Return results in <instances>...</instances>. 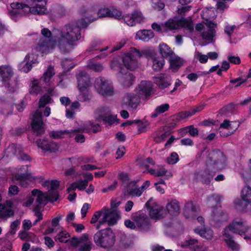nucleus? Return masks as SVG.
Listing matches in <instances>:
<instances>
[{
  "label": "nucleus",
  "mask_w": 251,
  "mask_h": 251,
  "mask_svg": "<svg viewBox=\"0 0 251 251\" xmlns=\"http://www.w3.org/2000/svg\"><path fill=\"white\" fill-rule=\"evenodd\" d=\"M104 210V213L108 220V225L109 226L114 225L120 218V212L115 209L105 208Z\"/></svg>",
  "instance_id": "nucleus-23"
},
{
  "label": "nucleus",
  "mask_w": 251,
  "mask_h": 251,
  "mask_svg": "<svg viewBox=\"0 0 251 251\" xmlns=\"http://www.w3.org/2000/svg\"><path fill=\"white\" fill-rule=\"evenodd\" d=\"M9 150L13 155H15L18 157L19 153L22 150V147L20 145H15L13 144L9 146Z\"/></svg>",
  "instance_id": "nucleus-56"
},
{
  "label": "nucleus",
  "mask_w": 251,
  "mask_h": 251,
  "mask_svg": "<svg viewBox=\"0 0 251 251\" xmlns=\"http://www.w3.org/2000/svg\"><path fill=\"white\" fill-rule=\"evenodd\" d=\"M142 56L140 51L135 48L130 50L123 57V63L127 69L134 70L138 66L137 60Z\"/></svg>",
  "instance_id": "nucleus-9"
},
{
  "label": "nucleus",
  "mask_w": 251,
  "mask_h": 251,
  "mask_svg": "<svg viewBox=\"0 0 251 251\" xmlns=\"http://www.w3.org/2000/svg\"><path fill=\"white\" fill-rule=\"evenodd\" d=\"M50 96L44 95L41 98L39 101V108L44 107L45 105L50 103Z\"/></svg>",
  "instance_id": "nucleus-59"
},
{
  "label": "nucleus",
  "mask_w": 251,
  "mask_h": 251,
  "mask_svg": "<svg viewBox=\"0 0 251 251\" xmlns=\"http://www.w3.org/2000/svg\"><path fill=\"white\" fill-rule=\"evenodd\" d=\"M169 107V104L168 103H164L157 106L155 108V112L152 113L151 117L153 118L156 117L159 114L168 111Z\"/></svg>",
  "instance_id": "nucleus-49"
},
{
  "label": "nucleus",
  "mask_w": 251,
  "mask_h": 251,
  "mask_svg": "<svg viewBox=\"0 0 251 251\" xmlns=\"http://www.w3.org/2000/svg\"><path fill=\"white\" fill-rule=\"evenodd\" d=\"M35 55L33 54H31L29 55L27 54L26 55L25 60L23 62V71L25 72H29L32 68V64L36 63L37 62V59H34V58Z\"/></svg>",
  "instance_id": "nucleus-34"
},
{
  "label": "nucleus",
  "mask_w": 251,
  "mask_h": 251,
  "mask_svg": "<svg viewBox=\"0 0 251 251\" xmlns=\"http://www.w3.org/2000/svg\"><path fill=\"white\" fill-rule=\"evenodd\" d=\"M203 105H200L198 107L194 108L192 110L191 112H181L179 113L176 117V119L177 121H179L181 119H183L186 117L190 116L192 115L195 114L196 113L200 112L203 109Z\"/></svg>",
  "instance_id": "nucleus-42"
},
{
  "label": "nucleus",
  "mask_w": 251,
  "mask_h": 251,
  "mask_svg": "<svg viewBox=\"0 0 251 251\" xmlns=\"http://www.w3.org/2000/svg\"><path fill=\"white\" fill-rule=\"evenodd\" d=\"M140 102L139 97L134 93H127L123 98L122 106L129 110L137 108Z\"/></svg>",
  "instance_id": "nucleus-17"
},
{
  "label": "nucleus",
  "mask_w": 251,
  "mask_h": 251,
  "mask_svg": "<svg viewBox=\"0 0 251 251\" xmlns=\"http://www.w3.org/2000/svg\"><path fill=\"white\" fill-rule=\"evenodd\" d=\"M40 192L46 199L45 203L42 204V207L44 206L47 204L48 201L53 202L56 201L58 199V193L56 190H49L46 195L42 193L41 191H40Z\"/></svg>",
  "instance_id": "nucleus-37"
},
{
  "label": "nucleus",
  "mask_w": 251,
  "mask_h": 251,
  "mask_svg": "<svg viewBox=\"0 0 251 251\" xmlns=\"http://www.w3.org/2000/svg\"><path fill=\"white\" fill-rule=\"evenodd\" d=\"M180 132L183 133L189 132L190 134L192 136H196L198 135V128H195L193 126H187L180 129Z\"/></svg>",
  "instance_id": "nucleus-52"
},
{
  "label": "nucleus",
  "mask_w": 251,
  "mask_h": 251,
  "mask_svg": "<svg viewBox=\"0 0 251 251\" xmlns=\"http://www.w3.org/2000/svg\"><path fill=\"white\" fill-rule=\"evenodd\" d=\"M119 81L120 83L125 87H129L132 85L134 81V77L129 72H126L124 68H119Z\"/></svg>",
  "instance_id": "nucleus-21"
},
{
  "label": "nucleus",
  "mask_w": 251,
  "mask_h": 251,
  "mask_svg": "<svg viewBox=\"0 0 251 251\" xmlns=\"http://www.w3.org/2000/svg\"><path fill=\"white\" fill-rule=\"evenodd\" d=\"M247 226L246 222L243 220L235 219L225 229L224 233H237L243 237Z\"/></svg>",
  "instance_id": "nucleus-12"
},
{
  "label": "nucleus",
  "mask_w": 251,
  "mask_h": 251,
  "mask_svg": "<svg viewBox=\"0 0 251 251\" xmlns=\"http://www.w3.org/2000/svg\"><path fill=\"white\" fill-rule=\"evenodd\" d=\"M87 25V23L82 19L77 20L75 24H68L62 26L59 30L60 36L57 41L60 51L66 53L72 50L75 42L81 38V28Z\"/></svg>",
  "instance_id": "nucleus-1"
},
{
  "label": "nucleus",
  "mask_w": 251,
  "mask_h": 251,
  "mask_svg": "<svg viewBox=\"0 0 251 251\" xmlns=\"http://www.w3.org/2000/svg\"><path fill=\"white\" fill-rule=\"evenodd\" d=\"M41 80H38L37 79L34 80L32 81L30 84V88L29 92L30 94L37 95L41 92L44 91V89H47L48 91V88L45 85Z\"/></svg>",
  "instance_id": "nucleus-27"
},
{
  "label": "nucleus",
  "mask_w": 251,
  "mask_h": 251,
  "mask_svg": "<svg viewBox=\"0 0 251 251\" xmlns=\"http://www.w3.org/2000/svg\"><path fill=\"white\" fill-rule=\"evenodd\" d=\"M215 25L214 24H213V25ZM196 29L200 32L201 36L203 39L209 42L212 41L216 32L213 26H211L207 25L205 26L201 24H198L196 26Z\"/></svg>",
  "instance_id": "nucleus-15"
},
{
  "label": "nucleus",
  "mask_w": 251,
  "mask_h": 251,
  "mask_svg": "<svg viewBox=\"0 0 251 251\" xmlns=\"http://www.w3.org/2000/svg\"><path fill=\"white\" fill-rule=\"evenodd\" d=\"M136 36L140 40L148 41L154 36V34L151 30H143L138 31L136 33Z\"/></svg>",
  "instance_id": "nucleus-40"
},
{
  "label": "nucleus",
  "mask_w": 251,
  "mask_h": 251,
  "mask_svg": "<svg viewBox=\"0 0 251 251\" xmlns=\"http://www.w3.org/2000/svg\"><path fill=\"white\" fill-rule=\"evenodd\" d=\"M235 208L238 211L241 212H247L248 210V207L251 204L245 201L242 199H237L234 201Z\"/></svg>",
  "instance_id": "nucleus-45"
},
{
  "label": "nucleus",
  "mask_w": 251,
  "mask_h": 251,
  "mask_svg": "<svg viewBox=\"0 0 251 251\" xmlns=\"http://www.w3.org/2000/svg\"><path fill=\"white\" fill-rule=\"evenodd\" d=\"M222 197L217 194H213L207 198L206 205L207 206L214 208L219 204L221 201Z\"/></svg>",
  "instance_id": "nucleus-39"
},
{
  "label": "nucleus",
  "mask_w": 251,
  "mask_h": 251,
  "mask_svg": "<svg viewBox=\"0 0 251 251\" xmlns=\"http://www.w3.org/2000/svg\"><path fill=\"white\" fill-rule=\"evenodd\" d=\"M69 237V234L68 233H65L64 232H60L57 235H56L55 237V239L56 241L59 240L60 242H64L66 243L68 242H70V240L67 239V238Z\"/></svg>",
  "instance_id": "nucleus-57"
},
{
  "label": "nucleus",
  "mask_w": 251,
  "mask_h": 251,
  "mask_svg": "<svg viewBox=\"0 0 251 251\" xmlns=\"http://www.w3.org/2000/svg\"><path fill=\"white\" fill-rule=\"evenodd\" d=\"M55 74L54 67L50 65L40 79V80L48 88V92L50 95H52V92L54 88V86L52 85L51 78Z\"/></svg>",
  "instance_id": "nucleus-18"
},
{
  "label": "nucleus",
  "mask_w": 251,
  "mask_h": 251,
  "mask_svg": "<svg viewBox=\"0 0 251 251\" xmlns=\"http://www.w3.org/2000/svg\"><path fill=\"white\" fill-rule=\"evenodd\" d=\"M80 94L78 96V99L81 101H88L91 99V95L87 88L79 89Z\"/></svg>",
  "instance_id": "nucleus-48"
},
{
  "label": "nucleus",
  "mask_w": 251,
  "mask_h": 251,
  "mask_svg": "<svg viewBox=\"0 0 251 251\" xmlns=\"http://www.w3.org/2000/svg\"><path fill=\"white\" fill-rule=\"evenodd\" d=\"M224 236L225 241L228 247L233 251H238L240 249L239 245L233 240L232 235L230 233L225 232Z\"/></svg>",
  "instance_id": "nucleus-29"
},
{
  "label": "nucleus",
  "mask_w": 251,
  "mask_h": 251,
  "mask_svg": "<svg viewBox=\"0 0 251 251\" xmlns=\"http://www.w3.org/2000/svg\"><path fill=\"white\" fill-rule=\"evenodd\" d=\"M110 9L103 8L100 9L97 13L98 18L109 17Z\"/></svg>",
  "instance_id": "nucleus-60"
},
{
  "label": "nucleus",
  "mask_w": 251,
  "mask_h": 251,
  "mask_svg": "<svg viewBox=\"0 0 251 251\" xmlns=\"http://www.w3.org/2000/svg\"><path fill=\"white\" fill-rule=\"evenodd\" d=\"M194 230L195 233L207 239H210L213 237V232L210 228L198 227Z\"/></svg>",
  "instance_id": "nucleus-41"
},
{
  "label": "nucleus",
  "mask_w": 251,
  "mask_h": 251,
  "mask_svg": "<svg viewBox=\"0 0 251 251\" xmlns=\"http://www.w3.org/2000/svg\"><path fill=\"white\" fill-rule=\"evenodd\" d=\"M93 239L97 246L103 248L113 246L115 241L114 233L110 228L98 231L94 234Z\"/></svg>",
  "instance_id": "nucleus-4"
},
{
  "label": "nucleus",
  "mask_w": 251,
  "mask_h": 251,
  "mask_svg": "<svg viewBox=\"0 0 251 251\" xmlns=\"http://www.w3.org/2000/svg\"><path fill=\"white\" fill-rule=\"evenodd\" d=\"M179 160L178 154L176 152H173L167 159V162L170 164H175Z\"/></svg>",
  "instance_id": "nucleus-62"
},
{
  "label": "nucleus",
  "mask_w": 251,
  "mask_h": 251,
  "mask_svg": "<svg viewBox=\"0 0 251 251\" xmlns=\"http://www.w3.org/2000/svg\"><path fill=\"white\" fill-rule=\"evenodd\" d=\"M37 145L38 147L46 151L55 152L58 149L57 144L47 139H39L37 141Z\"/></svg>",
  "instance_id": "nucleus-24"
},
{
  "label": "nucleus",
  "mask_w": 251,
  "mask_h": 251,
  "mask_svg": "<svg viewBox=\"0 0 251 251\" xmlns=\"http://www.w3.org/2000/svg\"><path fill=\"white\" fill-rule=\"evenodd\" d=\"M152 6L154 9L160 11L164 8L165 4L161 0H152Z\"/></svg>",
  "instance_id": "nucleus-61"
},
{
  "label": "nucleus",
  "mask_w": 251,
  "mask_h": 251,
  "mask_svg": "<svg viewBox=\"0 0 251 251\" xmlns=\"http://www.w3.org/2000/svg\"><path fill=\"white\" fill-rule=\"evenodd\" d=\"M167 170L163 167L159 169H152L150 170V174L155 176H165Z\"/></svg>",
  "instance_id": "nucleus-55"
},
{
  "label": "nucleus",
  "mask_w": 251,
  "mask_h": 251,
  "mask_svg": "<svg viewBox=\"0 0 251 251\" xmlns=\"http://www.w3.org/2000/svg\"><path fill=\"white\" fill-rule=\"evenodd\" d=\"M241 198L245 201L251 203V187L245 186L241 192Z\"/></svg>",
  "instance_id": "nucleus-47"
},
{
  "label": "nucleus",
  "mask_w": 251,
  "mask_h": 251,
  "mask_svg": "<svg viewBox=\"0 0 251 251\" xmlns=\"http://www.w3.org/2000/svg\"><path fill=\"white\" fill-rule=\"evenodd\" d=\"M118 178L123 182V185H126L129 180V175L127 173H121L118 175Z\"/></svg>",
  "instance_id": "nucleus-63"
},
{
  "label": "nucleus",
  "mask_w": 251,
  "mask_h": 251,
  "mask_svg": "<svg viewBox=\"0 0 251 251\" xmlns=\"http://www.w3.org/2000/svg\"><path fill=\"white\" fill-rule=\"evenodd\" d=\"M31 126L34 132L37 135L39 136L44 133L45 125L42 119V112L40 110H37L33 115Z\"/></svg>",
  "instance_id": "nucleus-14"
},
{
  "label": "nucleus",
  "mask_w": 251,
  "mask_h": 251,
  "mask_svg": "<svg viewBox=\"0 0 251 251\" xmlns=\"http://www.w3.org/2000/svg\"><path fill=\"white\" fill-rule=\"evenodd\" d=\"M199 211V207L192 201H189L184 205L183 215L187 219L195 220L198 215Z\"/></svg>",
  "instance_id": "nucleus-19"
},
{
  "label": "nucleus",
  "mask_w": 251,
  "mask_h": 251,
  "mask_svg": "<svg viewBox=\"0 0 251 251\" xmlns=\"http://www.w3.org/2000/svg\"><path fill=\"white\" fill-rule=\"evenodd\" d=\"M67 133L66 130H53L50 132V136L55 139H60L64 137V135Z\"/></svg>",
  "instance_id": "nucleus-54"
},
{
  "label": "nucleus",
  "mask_w": 251,
  "mask_h": 251,
  "mask_svg": "<svg viewBox=\"0 0 251 251\" xmlns=\"http://www.w3.org/2000/svg\"><path fill=\"white\" fill-rule=\"evenodd\" d=\"M11 7L12 9L17 8L22 12L21 14H26L28 12L31 13V8L25 4L19 2H13L11 4Z\"/></svg>",
  "instance_id": "nucleus-44"
},
{
  "label": "nucleus",
  "mask_w": 251,
  "mask_h": 251,
  "mask_svg": "<svg viewBox=\"0 0 251 251\" xmlns=\"http://www.w3.org/2000/svg\"><path fill=\"white\" fill-rule=\"evenodd\" d=\"M159 52L161 54L162 58H170L174 55V52L171 48L165 43H162L159 45Z\"/></svg>",
  "instance_id": "nucleus-35"
},
{
  "label": "nucleus",
  "mask_w": 251,
  "mask_h": 251,
  "mask_svg": "<svg viewBox=\"0 0 251 251\" xmlns=\"http://www.w3.org/2000/svg\"><path fill=\"white\" fill-rule=\"evenodd\" d=\"M46 9L43 4H36V5L31 8V13L33 14L41 15L44 14Z\"/></svg>",
  "instance_id": "nucleus-51"
},
{
  "label": "nucleus",
  "mask_w": 251,
  "mask_h": 251,
  "mask_svg": "<svg viewBox=\"0 0 251 251\" xmlns=\"http://www.w3.org/2000/svg\"><path fill=\"white\" fill-rule=\"evenodd\" d=\"M110 109L108 107L100 106L95 112V117L99 121H102L103 119L110 114Z\"/></svg>",
  "instance_id": "nucleus-31"
},
{
  "label": "nucleus",
  "mask_w": 251,
  "mask_h": 251,
  "mask_svg": "<svg viewBox=\"0 0 251 251\" xmlns=\"http://www.w3.org/2000/svg\"><path fill=\"white\" fill-rule=\"evenodd\" d=\"M13 75L12 68L6 65L0 66V76L5 85L9 84V80Z\"/></svg>",
  "instance_id": "nucleus-25"
},
{
  "label": "nucleus",
  "mask_w": 251,
  "mask_h": 251,
  "mask_svg": "<svg viewBox=\"0 0 251 251\" xmlns=\"http://www.w3.org/2000/svg\"><path fill=\"white\" fill-rule=\"evenodd\" d=\"M124 22L129 26H134L137 23H140L143 19L141 12L134 11L131 14H126L123 16Z\"/></svg>",
  "instance_id": "nucleus-20"
},
{
  "label": "nucleus",
  "mask_w": 251,
  "mask_h": 251,
  "mask_svg": "<svg viewBox=\"0 0 251 251\" xmlns=\"http://www.w3.org/2000/svg\"><path fill=\"white\" fill-rule=\"evenodd\" d=\"M51 12L54 17L62 18L66 15L67 10L63 6L56 4L52 7Z\"/></svg>",
  "instance_id": "nucleus-38"
},
{
  "label": "nucleus",
  "mask_w": 251,
  "mask_h": 251,
  "mask_svg": "<svg viewBox=\"0 0 251 251\" xmlns=\"http://www.w3.org/2000/svg\"><path fill=\"white\" fill-rule=\"evenodd\" d=\"M153 80L159 89L163 91L166 94H170L171 85V76L166 74H160L153 77Z\"/></svg>",
  "instance_id": "nucleus-13"
},
{
  "label": "nucleus",
  "mask_w": 251,
  "mask_h": 251,
  "mask_svg": "<svg viewBox=\"0 0 251 251\" xmlns=\"http://www.w3.org/2000/svg\"><path fill=\"white\" fill-rule=\"evenodd\" d=\"M31 174L29 172H24V173H19L16 176V179L18 181L26 180L30 178Z\"/></svg>",
  "instance_id": "nucleus-58"
},
{
  "label": "nucleus",
  "mask_w": 251,
  "mask_h": 251,
  "mask_svg": "<svg viewBox=\"0 0 251 251\" xmlns=\"http://www.w3.org/2000/svg\"><path fill=\"white\" fill-rule=\"evenodd\" d=\"M132 220L135 223L136 227L142 231H148L151 227L150 220L145 213L139 211L132 214Z\"/></svg>",
  "instance_id": "nucleus-8"
},
{
  "label": "nucleus",
  "mask_w": 251,
  "mask_h": 251,
  "mask_svg": "<svg viewBox=\"0 0 251 251\" xmlns=\"http://www.w3.org/2000/svg\"><path fill=\"white\" fill-rule=\"evenodd\" d=\"M87 66L88 68L97 72H101L103 69V67L101 64L94 63L91 61L88 63Z\"/></svg>",
  "instance_id": "nucleus-53"
},
{
  "label": "nucleus",
  "mask_w": 251,
  "mask_h": 251,
  "mask_svg": "<svg viewBox=\"0 0 251 251\" xmlns=\"http://www.w3.org/2000/svg\"><path fill=\"white\" fill-rule=\"evenodd\" d=\"M138 181V180L131 181L125 185L124 187L128 195L137 197H140L142 195L141 191L139 190V188L137 185Z\"/></svg>",
  "instance_id": "nucleus-26"
},
{
  "label": "nucleus",
  "mask_w": 251,
  "mask_h": 251,
  "mask_svg": "<svg viewBox=\"0 0 251 251\" xmlns=\"http://www.w3.org/2000/svg\"><path fill=\"white\" fill-rule=\"evenodd\" d=\"M139 94L148 96L150 95L152 90V85L151 82L142 81L138 86Z\"/></svg>",
  "instance_id": "nucleus-28"
},
{
  "label": "nucleus",
  "mask_w": 251,
  "mask_h": 251,
  "mask_svg": "<svg viewBox=\"0 0 251 251\" xmlns=\"http://www.w3.org/2000/svg\"><path fill=\"white\" fill-rule=\"evenodd\" d=\"M228 219V214L222 209H214L210 217V224L216 227H220Z\"/></svg>",
  "instance_id": "nucleus-11"
},
{
  "label": "nucleus",
  "mask_w": 251,
  "mask_h": 251,
  "mask_svg": "<svg viewBox=\"0 0 251 251\" xmlns=\"http://www.w3.org/2000/svg\"><path fill=\"white\" fill-rule=\"evenodd\" d=\"M104 124H108L109 125H111L114 123L116 121V118L114 116H112L111 114V112H110V114H108L106 116L105 118L103 119L102 121Z\"/></svg>",
  "instance_id": "nucleus-64"
},
{
  "label": "nucleus",
  "mask_w": 251,
  "mask_h": 251,
  "mask_svg": "<svg viewBox=\"0 0 251 251\" xmlns=\"http://www.w3.org/2000/svg\"><path fill=\"white\" fill-rule=\"evenodd\" d=\"M41 34L44 37L40 40L36 47V49L38 51L42 53H48L50 50L55 48L56 42L50 39L51 33L49 29L43 28L41 30Z\"/></svg>",
  "instance_id": "nucleus-5"
},
{
  "label": "nucleus",
  "mask_w": 251,
  "mask_h": 251,
  "mask_svg": "<svg viewBox=\"0 0 251 251\" xmlns=\"http://www.w3.org/2000/svg\"><path fill=\"white\" fill-rule=\"evenodd\" d=\"M170 66L174 71H176L183 64V61L178 57L176 56L175 54L172 55L170 58Z\"/></svg>",
  "instance_id": "nucleus-43"
},
{
  "label": "nucleus",
  "mask_w": 251,
  "mask_h": 251,
  "mask_svg": "<svg viewBox=\"0 0 251 251\" xmlns=\"http://www.w3.org/2000/svg\"><path fill=\"white\" fill-rule=\"evenodd\" d=\"M81 129L83 132L88 133H97L100 131V127L99 124H94L92 122H88L83 124L82 126Z\"/></svg>",
  "instance_id": "nucleus-33"
},
{
  "label": "nucleus",
  "mask_w": 251,
  "mask_h": 251,
  "mask_svg": "<svg viewBox=\"0 0 251 251\" xmlns=\"http://www.w3.org/2000/svg\"><path fill=\"white\" fill-rule=\"evenodd\" d=\"M162 26L167 30H173L184 27L189 33L194 30V24L191 20L174 18L169 19Z\"/></svg>",
  "instance_id": "nucleus-6"
},
{
  "label": "nucleus",
  "mask_w": 251,
  "mask_h": 251,
  "mask_svg": "<svg viewBox=\"0 0 251 251\" xmlns=\"http://www.w3.org/2000/svg\"><path fill=\"white\" fill-rule=\"evenodd\" d=\"M34 200L35 201L33 211L37 219L34 222L32 226H35L38 222L43 219V215L40 210L42 207V204H45L46 201V199L40 193V190L37 189H34L31 191V195L28 197L27 200L24 204V205L30 206L33 204Z\"/></svg>",
  "instance_id": "nucleus-3"
},
{
  "label": "nucleus",
  "mask_w": 251,
  "mask_h": 251,
  "mask_svg": "<svg viewBox=\"0 0 251 251\" xmlns=\"http://www.w3.org/2000/svg\"><path fill=\"white\" fill-rule=\"evenodd\" d=\"M166 209L171 215L176 216L179 213L180 206L179 202L176 200L171 201L166 205Z\"/></svg>",
  "instance_id": "nucleus-30"
},
{
  "label": "nucleus",
  "mask_w": 251,
  "mask_h": 251,
  "mask_svg": "<svg viewBox=\"0 0 251 251\" xmlns=\"http://www.w3.org/2000/svg\"><path fill=\"white\" fill-rule=\"evenodd\" d=\"M14 212L10 205L0 203V217L6 219L14 215Z\"/></svg>",
  "instance_id": "nucleus-32"
},
{
  "label": "nucleus",
  "mask_w": 251,
  "mask_h": 251,
  "mask_svg": "<svg viewBox=\"0 0 251 251\" xmlns=\"http://www.w3.org/2000/svg\"><path fill=\"white\" fill-rule=\"evenodd\" d=\"M198 242V240L197 239L190 238L182 242L181 246L183 248H189L194 249Z\"/></svg>",
  "instance_id": "nucleus-50"
},
{
  "label": "nucleus",
  "mask_w": 251,
  "mask_h": 251,
  "mask_svg": "<svg viewBox=\"0 0 251 251\" xmlns=\"http://www.w3.org/2000/svg\"><path fill=\"white\" fill-rule=\"evenodd\" d=\"M94 86L97 92L104 97L112 96L115 94L112 83L104 77L97 78L95 81Z\"/></svg>",
  "instance_id": "nucleus-7"
},
{
  "label": "nucleus",
  "mask_w": 251,
  "mask_h": 251,
  "mask_svg": "<svg viewBox=\"0 0 251 251\" xmlns=\"http://www.w3.org/2000/svg\"><path fill=\"white\" fill-rule=\"evenodd\" d=\"M70 243L72 245L78 247V251H91L92 242L88 238V235L83 234L80 237H74L71 239Z\"/></svg>",
  "instance_id": "nucleus-10"
},
{
  "label": "nucleus",
  "mask_w": 251,
  "mask_h": 251,
  "mask_svg": "<svg viewBox=\"0 0 251 251\" xmlns=\"http://www.w3.org/2000/svg\"><path fill=\"white\" fill-rule=\"evenodd\" d=\"M165 63L164 59L160 57L152 58V68L155 71H160Z\"/></svg>",
  "instance_id": "nucleus-46"
},
{
  "label": "nucleus",
  "mask_w": 251,
  "mask_h": 251,
  "mask_svg": "<svg viewBox=\"0 0 251 251\" xmlns=\"http://www.w3.org/2000/svg\"><path fill=\"white\" fill-rule=\"evenodd\" d=\"M206 153V169L197 173L195 177L198 181L208 185L215 173L225 168L226 159L224 154L219 150L207 152Z\"/></svg>",
  "instance_id": "nucleus-2"
},
{
  "label": "nucleus",
  "mask_w": 251,
  "mask_h": 251,
  "mask_svg": "<svg viewBox=\"0 0 251 251\" xmlns=\"http://www.w3.org/2000/svg\"><path fill=\"white\" fill-rule=\"evenodd\" d=\"M152 199L149 200L146 203L145 206L149 210V215L152 219L158 220L164 218L166 212L163 207L157 204L151 206L150 202Z\"/></svg>",
  "instance_id": "nucleus-16"
},
{
  "label": "nucleus",
  "mask_w": 251,
  "mask_h": 251,
  "mask_svg": "<svg viewBox=\"0 0 251 251\" xmlns=\"http://www.w3.org/2000/svg\"><path fill=\"white\" fill-rule=\"evenodd\" d=\"M87 185V180H79L76 182L72 183L68 188L67 191L68 193H70L71 191H75L76 188H77L81 191L83 190L86 188Z\"/></svg>",
  "instance_id": "nucleus-36"
},
{
  "label": "nucleus",
  "mask_w": 251,
  "mask_h": 251,
  "mask_svg": "<svg viewBox=\"0 0 251 251\" xmlns=\"http://www.w3.org/2000/svg\"><path fill=\"white\" fill-rule=\"evenodd\" d=\"M78 89L87 88L91 85L89 75L85 72L79 71L76 75Z\"/></svg>",
  "instance_id": "nucleus-22"
}]
</instances>
